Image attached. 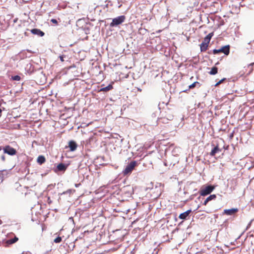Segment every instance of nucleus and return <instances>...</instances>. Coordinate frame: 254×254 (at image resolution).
I'll return each mask as SVG.
<instances>
[{"instance_id":"1","label":"nucleus","mask_w":254,"mask_h":254,"mask_svg":"<svg viewBox=\"0 0 254 254\" xmlns=\"http://www.w3.org/2000/svg\"><path fill=\"white\" fill-rule=\"evenodd\" d=\"M136 164L137 163L135 161L130 162L123 171L124 175L126 176L128 174H130L136 166Z\"/></svg>"},{"instance_id":"2","label":"nucleus","mask_w":254,"mask_h":254,"mask_svg":"<svg viewBox=\"0 0 254 254\" xmlns=\"http://www.w3.org/2000/svg\"><path fill=\"white\" fill-rule=\"evenodd\" d=\"M126 19L124 15L118 16L113 19L112 22L110 24L111 27H115L123 23Z\"/></svg>"},{"instance_id":"3","label":"nucleus","mask_w":254,"mask_h":254,"mask_svg":"<svg viewBox=\"0 0 254 254\" xmlns=\"http://www.w3.org/2000/svg\"><path fill=\"white\" fill-rule=\"evenodd\" d=\"M215 187L211 185H208L203 188H201L200 190V194L201 196H206L211 193L214 190Z\"/></svg>"},{"instance_id":"4","label":"nucleus","mask_w":254,"mask_h":254,"mask_svg":"<svg viewBox=\"0 0 254 254\" xmlns=\"http://www.w3.org/2000/svg\"><path fill=\"white\" fill-rule=\"evenodd\" d=\"M219 53H223L226 55H229L230 53V46H224L219 49H214L213 50V53L214 54H217Z\"/></svg>"},{"instance_id":"5","label":"nucleus","mask_w":254,"mask_h":254,"mask_svg":"<svg viewBox=\"0 0 254 254\" xmlns=\"http://www.w3.org/2000/svg\"><path fill=\"white\" fill-rule=\"evenodd\" d=\"M3 149L4 153L10 155H15L16 153V150L13 148L8 145L5 146Z\"/></svg>"},{"instance_id":"6","label":"nucleus","mask_w":254,"mask_h":254,"mask_svg":"<svg viewBox=\"0 0 254 254\" xmlns=\"http://www.w3.org/2000/svg\"><path fill=\"white\" fill-rule=\"evenodd\" d=\"M238 211V208H231L229 209H224V214H225L227 215H232L237 212Z\"/></svg>"},{"instance_id":"7","label":"nucleus","mask_w":254,"mask_h":254,"mask_svg":"<svg viewBox=\"0 0 254 254\" xmlns=\"http://www.w3.org/2000/svg\"><path fill=\"white\" fill-rule=\"evenodd\" d=\"M191 212V209L188 210L187 211L180 214L179 218L181 219H186Z\"/></svg>"},{"instance_id":"8","label":"nucleus","mask_w":254,"mask_h":254,"mask_svg":"<svg viewBox=\"0 0 254 254\" xmlns=\"http://www.w3.org/2000/svg\"><path fill=\"white\" fill-rule=\"evenodd\" d=\"M30 31L32 34L34 35H37L41 37H42L44 35V33L38 29H32L30 30Z\"/></svg>"},{"instance_id":"9","label":"nucleus","mask_w":254,"mask_h":254,"mask_svg":"<svg viewBox=\"0 0 254 254\" xmlns=\"http://www.w3.org/2000/svg\"><path fill=\"white\" fill-rule=\"evenodd\" d=\"M68 146L71 151H74L77 148V144L75 141L71 140L68 143Z\"/></svg>"},{"instance_id":"10","label":"nucleus","mask_w":254,"mask_h":254,"mask_svg":"<svg viewBox=\"0 0 254 254\" xmlns=\"http://www.w3.org/2000/svg\"><path fill=\"white\" fill-rule=\"evenodd\" d=\"M221 151V149L218 147V145L215 146L210 153V155L212 156H214L216 153H219Z\"/></svg>"},{"instance_id":"11","label":"nucleus","mask_w":254,"mask_h":254,"mask_svg":"<svg viewBox=\"0 0 254 254\" xmlns=\"http://www.w3.org/2000/svg\"><path fill=\"white\" fill-rule=\"evenodd\" d=\"M66 168V166L63 163H60L57 166V169L60 171H65Z\"/></svg>"},{"instance_id":"12","label":"nucleus","mask_w":254,"mask_h":254,"mask_svg":"<svg viewBox=\"0 0 254 254\" xmlns=\"http://www.w3.org/2000/svg\"><path fill=\"white\" fill-rule=\"evenodd\" d=\"M18 239L16 237H15L13 239L8 240L6 241V244L7 245H11V244H14V243L18 241Z\"/></svg>"},{"instance_id":"13","label":"nucleus","mask_w":254,"mask_h":254,"mask_svg":"<svg viewBox=\"0 0 254 254\" xmlns=\"http://www.w3.org/2000/svg\"><path fill=\"white\" fill-rule=\"evenodd\" d=\"M113 88V86L111 84H109L106 87H103L100 89V91H105L107 92L110 90H111Z\"/></svg>"},{"instance_id":"14","label":"nucleus","mask_w":254,"mask_h":254,"mask_svg":"<svg viewBox=\"0 0 254 254\" xmlns=\"http://www.w3.org/2000/svg\"><path fill=\"white\" fill-rule=\"evenodd\" d=\"M208 46V44H204V43H202L200 45V48L201 52H204V51H205L207 50Z\"/></svg>"},{"instance_id":"15","label":"nucleus","mask_w":254,"mask_h":254,"mask_svg":"<svg viewBox=\"0 0 254 254\" xmlns=\"http://www.w3.org/2000/svg\"><path fill=\"white\" fill-rule=\"evenodd\" d=\"M45 162V158L43 156H39L37 158V162L39 164H42Z\"/></svg>"},{"instance_id":"16","label":"nucleus","mask_w":254,"mask_h":254,"mask_svg":"<svg viewBox=\"0 0 254 254\" xmlns=\"http://www.w3.org/2000/svg\"><path fill=\"white\" fill-rule=\"evenodd\" d=\"M217 68L215 66H214L211 68V70L209 72V73L210 74L215 75L217 73Z\"/></svg>"},{"instance_id":"17","label":"nucleus","mask_w":254,"mask_h":254,"mask_svg":"<svg viewBox=\"0 0 254 254\" xmlns=\"http://www.w3.org/2000/svg\"><path fill=\"white\" fill-rule=\"evenodd\" d=\"M216 198V195L215 194H211L209 195L208 197H207V200L208 201H210L212 200H214Z\"/></svg>"},{"instance_id":"18","label":"nucleus","mask_w":254,"mask_h":254,"mask_svg":"<svg viewBox=\"0 0 254 254\" xmlns=\"http://www.w3.org/2000/svg\"><path fill=\"white\" fill-rule=\"evenodd\" d=\"M11 79L13 80L19 81L20 80L21 78H20V76L19 75H15V76H12L11 77Z\"/></svg>"},{"instance_id":"19","label":"nucleus","mask_w":254,"mask_h":254,"mask_svg":"<svg viewBox=\"0 0 254 254\" xmlns=\"http://www.w3.org/2000/svg\"><path fill=\"white\" fill-rule=\"evenodd\" d=\"M196 84H199V82H198L197 81L193 82L192 84L189 85V88L190 89L193 88L196 85Z\"/></svg>"},{"instance_id":"20","label":"nucleus","mask_w":254,"mask_h":254,"mask_svg":"<svg viewBox=\"0 0 254 254\" xmlns=\"http://www.w3.org/2000/svg\"><path fill=\"white\" fill-rule=\"evenodd\" d=\"M62 241V238L60 237H58L54 240V242L56 243H60Z\"/></svg>"},{"instance_id":"21","label":"nucleus","mask_w":254,"mask_h":254,"mask_svg":"<svg viewBox=\"0 0 254 254\" xmlns=\"http://www.w3.org/2000/svg\"><path fill=\"white\" fill-rule=\"evenodd\" d=\"M213 35V33H210L208 34L205 38H207L208 40H209V41H210Z\"/></svg>"},{"instance_id":"22","label":"nucleus","mask_w":254,"mask_h":254,"mask_svg":"<svg viewBox=\"0 0 254 254\" xmlns=\"http://www.w3.org/2000/svg\"><path fill=\"white\" fill-rule=\"evenodd\" d=\"M210 41L209 40H208L207 38H204L203 41L202 42V43L208 44L209 43Z\"/></svg>"},{"instance_id":"23","label":"nucleus","mask_w":254,"mask_h":254,"mask_svg":"<svg viewBox=\"0 0 254 254\" xmlns=\"http://www.w3.org/2000/svg\"><path fill=\"white\" fill-rule=\"evenodd\" d=\"M51 21L52 23H54V24H57L58 23V21H57V20L56 19H52L51 20Z\"/></svg>"},{"instance_id":"24","label":"nucleus","mask_w":254,"mask_h":254,"mask_svg":"<svg viewBox=\"0 0 254 254\" xmlns=\"http://www.w3.org/2000/svg\"><path fill=\"white\" fill-rule=\"evenodd\" d=\"M64 56H60L59 57L60 59V60L62 61V62H64Z\"/></svg>"},{"instance_id":"25","label":"nucleus","mask_w":254,"mask_h":254,"mask_svg":"<svg viewBox=\"0 0 254 254\" xmlns=\"http://www.w3.org/2000/svg\"><path fill=\"white\" fill-rule=\"evenodd\" d=\"M208 202L209 201L207 200V198H206L203 202V205H206Z\"/></svg>"},{"instance_id":"26","label":"nucleus","mask_w":254,"mask_h":254,"mask_svg":"<svg viewBox=\"0 0 254 254\" xmlns=\"http://www.w3.org/2000/svg\"><path fill=\"white\" fill-rule=\"evenodd\" d=\"M1 159L3 161H4L5 160V156L4 155H2L1 156Z\"/></svg>"},{"instance_id":"27","label":"nucleus","mask_w":254,"mask_h":254,"mask_svg":"<svg viewBox=\"0 0 254 254\" xmlns=\"http://www.w3.org/2000/svg\"><path fill=\"white\" fill-rule=\"evenodd\" d=\"M225 80V78H223L221 80H220L219 82H218V84H220L224 80Z\"/></svg>"},{"instance_id":"28","label":"nucleus","mask_w":254,"mask_h":254,"mask_svg":"<svg viewBox=\"0 0 254 254\" xmlns=\"http://www.w3.org/2000/svg\"><path fill=\"white\" fill-rule=\"evenodd\" d=\"M220 84H218V82H217L215 85V86H217L218 85H219Z\"/></svg>"},{"instance_id":"29","label":"nucleus","mask_w":254,"mask_h":254,"mask_svg":"<svg viewBox=\"0 0 254 254\" xmlns=\"http://www.w3.org/2000/svg\"><path fill=\"white\" fill-rule=\"evenodd\" d=\"M220 84H218V82H217L215 85V86H217L218 85H219Z\"/></svg>"},{"instance_id":"30","label":"nucleus","mask_w":254,"mask_h":254,"mask_svg":"<svg viewBox=\"0 0 254 254\" xmlns=\"http://www.w3.org/2000/svg\"><path fill=\"white\" fill-rule=\"evenodd\" d=\"M2 147H1V146H0V151L1 150H2Z\"/></svg>"},{"instance_id":"31","label":"nucleus","mask_w":254,"mask_h":254,"mask_svg":"<svg viewBox=\"0 0 254 254\" xmlns=\"http://www.w3.org/2000/svg\"><path fill=\"white\" fill-rule=\"evenodd\" d=\"M1 223H2V221L1 220H0V224H1Z\"/></svg>"},{"instance_id":"32","label":"nucleus","mask_w":254,"mask_h":254,"mask_svg":"<svg viewBox=\"0 0 254 254\" xmlns=\"http://www.w3.org/2000/svg\"><path fill=\"white\" fill-rule=\"evenodd\" d=\"M1 110L0 109V114H1Z\"/></svg>"},{"instance_id":"33","label":"nucleus","mask_w":254,"mask_h":254,"mask_svg":"<svg viewBox=\"0 0 254 254\" xmlns=\"http://www.w3.org/2000/svg\"><path fill=\"white\" fill-rule=\"evenodd\" d=\"M78 185H76V184L75 185V187H78Z\"/></svg>"},{"instance_id":"34","label":"nucleus","mask_w":254,"mask_h":254,"mask_svg":"<svg viewBox=\"0 0 254 254\" xmlns=\"http://www.w3.org/2000/svg\"><path fill=\"white\" fill-rule=\"evenodd\" d=\"M171 118H172V117H170V118L169 119V120H171L172 119Z\"/></svg>"}]
</instances>
